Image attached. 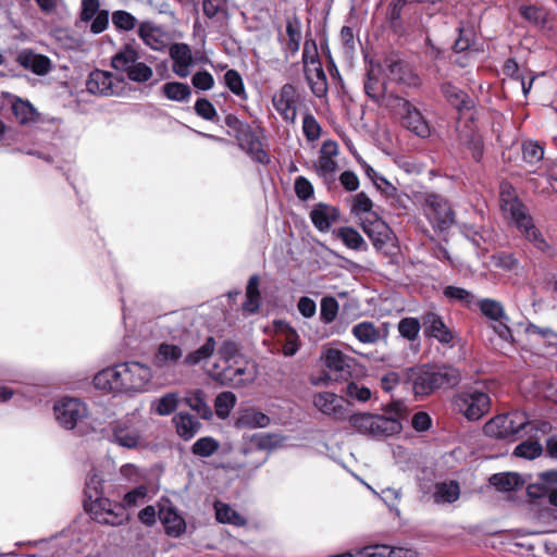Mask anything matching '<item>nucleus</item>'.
I'll return each mask as SVG.
<instances>
[{
    "mask_svg": "<svg viewBox=\"0 0 557 557\" xmlns=\"http://www.w3.org/2000/svg\"><path fill=\"white\" fill-rule=\"evenodd\" d=\"M152 380V370L147 364L131 361L117 363L99 371L94 377L97 389L113 394L144 393Z\"/></svg>",
    "mask_w": 557,
    "mask_h": 557,
    "instance_id": "nucleus-1",
    "label": "nucleus"
},
{
    "mask_svg": "<svg viewBox=\"0 0 557 557\" xmlns=\"http://www.w3.org/2000/svg\"><path fill=\"white\" fill-rule=\"evenodd\" d=\"M499 206L503 215L510 221L537 251L553 257L554 247L545 238L544 234L535 226L527 208L517 198L513 188L509 184H502L499 193Z\"/></svg>",
    "mask_w": 557,
    "mask_h": 557,
    "instance_id": "nucleus-2",
    "label": "nucleus"
},
{
    "mask_svg": "<svg viewBox=\"0 0 557 557\" xmlns=\"http://www.w3.org/2000/svg\"><path fill=\"white\" fill-rule=\"evenodd\" d=\"M207 371L216 381L234 386L247 385L255 379V373L247 371L246 364L240 361L237 346L232 342L222 344L216 352V361Z\"/></svg>",
    "mask_w": 557,
    "mask_h": 557,
    "instance_id": "nucleus-3",
    "label": "nucleus"
},
{
    "mask_svg": "<svg viewBox=\"0 0 557 557\" xmlns=\"http://www.w3.org/2000/svg\"><path fill=\"white\" fill-rule=\"evenodd\" d=\"M412 392L417 397H425L441 387H454L460 380V372L447 366L433 367L423 364L411 368L408 373Z\"/></svg>",
    "mask_w": 557,
    "mask_h": 557,
    "instance_id": "nucleus-4",
    "label": "nucleus"
},
{
    "mask_svg": "<svg viewBox=\"0 0 557 557\" xmlns=\"http://www.w3.org/2000/svg\"><path fill=\"white\" fill-rule=\"evenodd\" d=\"M548 426L546 422L531 421L525 412L515 410L492 418L485 423L483 430L490 437L513 441L520 432L524 434L533 430L546 432Z\"/></svg>",
    "mask_w": 557,
    "mask_h": 557,
    "instance_id": "nucleus-5",
    "label": "nucleus"
},
{
    "mask_svg": "<svg viewBox=\"0 0 557 557\" xmlns=\"http://www.w3.org/2000/svg\"><path fill=\"white\" fill-rule=\"evenodd\" d=\"M372 207L371 199L364 193L355 196L352 212L360 218L362 228L367 235L373 239L375 246H379L384 244V238L388 235V228L372 211Z\"/></svg>",
    "mask_w": 557,
    "mask_h": 557,
    "instance_id": "nucleus-6",
    "label": "nucleus"
},
{
    "mask_svg": "<svg viewBox=\"0 0 557 557\" xmlns=\"http://www.w3.org/2000/svg\"><path fill=\"white\" fill-rule=\"evenodd\" d=\"M386 100V108L399 114L408 129L420 137H426L430 134L429 125L421 112L408 100L396 95H391Z\"/></svg>",
    "mask_w": 557,
    "mask_h": 557,
    "instance_id": "nucleus-7",
    "label": "nucleus"
},
{
    "mask_svg": "<svg viewBox=\"0 0 557 557\" xmlns=\"http://www.w3.org/2000/svg\"><path fill=\"white\" fill-rule=\"evenodd\" d=\"M302 63L305 76L312 92L318 97L323 96L326 91V76L314 44L305 42Z\"/></svg>",
    "mask_w": 557,
    "mask_h": 557,
    "instance_id": "nucleus-8",
    "label": "nucleus"
},
{
    "mask_svg": "<svg viewBox=\"0 0 557 557\" xmlns=\"http://www.w3.org/2000/svg\"><path fill=\"white\" fill-rule=\"evenodd\" d=\"M85 508L89 511L94 520L102 524L121 525L127 521V515L123 506L103 496L90 502H85Z\"/></svg>",
    "mask_w": 557,
    "mask_h": 557,
    "instance_id": "nucleus-9",
    "label": "nucleus"
},
{
    "mask_svg": "<svg viewBox=\"0 0 557 557\" xmlns=\"http://www.w3.org/2000/svg\"><path fill=\"white\" fill-rule=\"evenodd\" d=\"M455 406L468 420L475 421L488 412L490 396L480 391H466L455 397Z\"/></svg>",
    "mask_w": 557,
    "mask_h": 557,
    "instance_id": "nucleus-10",
    "label": "nucleus"
},
{
    "mask_svg": "<svg viewBox=\"0 0 557 557\" xmlns=\"http://www.w3.org/2000/svg\"><path fill=\"white\" fill-rule=\"evenodd\" d=\"M86 88L94 95L120 96L125 88V81L111 72L95 70L87 78Z\"/></svg>",
    "mask_w": 557,
    "mask_h": 557,
    "instance_id": "nucleus-11",
    "label": "nucleus"
},
{
    "mask_svg": "<svg viewBox=\"0 0 557 557\" xmlns=\"http://www.w3.org/2000/svg\"><path fill=\"white\" fill-rule=\"evenodd\" d=\"M53 411L57 421L66 430L74 429L77 423L87 417V407L78 398L63 397L59 399Z\"/></svg>",
    "mask_w": 557,
    "mask_h": 557,
    "instance_id": "nucleus-12",
    "label": "nucleus"
},
{
    "mask_svg": "<svg viewBox=\"0 0 557 557\" xmlns=\"http://www.w3.org/2000/svg\"><path fill=\"white\" fill-rule=\"evenodd\" d=\"M300 102V95L292 84H285L272 97V103L276 112L286 122L294 124L297 119V109Z\"/></svg>",
    "mask_w": 557,
    "mask_h": 557,
    "instance_id": "nucleus-13",
    "label": "nucleus"
},
{
    "mask_svg": "<svg viewBox=\"0 0 557 557\" xmlns=\"http://www.w3.org/2000/svg\"><path fill=\"white\" fill-rule=\"evenodd\" d=\"M424 213L434 227L445 230L454 223V212L443 197L431 194L425 198Z\"/></svg>",
    "mask_w": 557,
    "mask_h": 557,
    "instance_id": "nucleus-14",
    "label": "nucleus"
},
{
    "mask_svg": "<svg viewBox=\"0 0 557 557\" xmlns=\"http://www.w3.org/2000/svg\"><path fill=\"white\" fill-rule=\"evenodd\" d=\"M312 404L320 412L330 416L335 420L342 421L347 417L344 398L334 393H315L312 397Z\"/></svg>",
    "mask_w": 557,
    "mask_h": 557,
    "instance_id": "nucleus-15",
    "label": "nucleus"
},
{
    "mask_svg": "<svg viewBox=\"0 0 557 557\" xmlns=\"http://www.w3.org/2000/svg\"><path fill=\"white\" fill-rule=\"evenodd\" d=\"M138 36L154 51H164L170 46L171 38L168 32L149 21L139 24Z\"/></svg>",
    "mask_w": 557,
    "mask_h": 557,
    "instance_id": "nucleus-16",
    "label": "nucleus"
},
{
    "mask_svg": "<svg viewBox=\"0 0 557 557\" xmlns=\"http://www.w3.org/2000/svg\"><path fill=\"white\" fill-rule=\"evenodd\" d=\"M339 153V148L336 141L325 140L323 141L319 158L314 162V169L317 173L322 177H331L335 174L338 169L336 158Z\"/></svg>",
    "mask_w": 557,
    "mask_h": 557,
    "instance_id": "nucleus-17",
    "label": "nucleus"
},
{
    "mask_svg": "<svg viewBox=\"0 0 557 557\" xmlns=\"http://www.w3.org/2000/svg\"><path fill=\"white\" fill-rule=\"evenodd\" d=\"M169 54L173 62L172 71L178 77L185 78L190 74L194 55L187 44L177 42L169 46Z\"/></svg>",
    "mask_w": 557,
    "mask_h": 557,
    "instance_id": "nucleus-18",
    "label": "nucleus"
},
{
    "mask_svg": "<svg viewBox=\"0 0 557 557\" xmlns=\"http://www.w3.org/2000/svg\"><path fill=\"white\" fill-rule=\"evenodd\" d=\"M351 334L361 344L375 345L387 338L388 329L385 323L377 326L373 322L362 321L352 326Z\"/></svg>",
    "mask_w": 557,
    "mask_h": 557,
    "instance_id": "nucleus-19",
    "label": "nucleus"
},
{
    "mask_svg": "<svg viewBox=\"0 0 557 557\" xmlns=\"http://www.w3.org/2000/svg\"><path fill=\"white\" fill-rule=\"evenodd\" d=\"M183 358L184 351L181 346L163 342L158 346L152 363L157 369L164 370L176 367Z\"/></svg>",
    "mask_w": 557,
    "mask_h": 557,
    "instance_id": "nucleus-20",
    "label": "nucleus"
},
{
    "mask_svg": "<svg viewBox=\"0 0 557 557\" xmlns=\"http://www.w3.org/2000/svg\"><path fill=\"white\" fill-rule=\"evenodd\" d=\"M381 72L380 65H371L364 82V91L371 99L386 107V98L393 94L387 92L386 84L381 79Z\"/></svg>",
    "mask_w": 557,
    "mask_h": 557,
    "instance_id": "nucleus-21",
    "label": "nucleus"
},
{
    "mask_svg": "<svg viewBox=\"0 0 557 557\" xmlns=\"http://www.w3.org/2000/svg\"><path fill=\"white\" fill-rule=\"evenodd\" d=\"M321 359L324 367L333 374L336 379H345L350 374V359L336 348H325L321 355Z\"/></svg>",
    "mask_w": 557,
    "mask_h": 557,
    "instance_id": "nucleus-22",
    "label": "nucleus"
},
{
    "mask_svg": "<svg viewBox=\"0 0 557 557\" xmlns=\"http://www.w3.org/2000/svg\"><path fill=\"white\" fill-rule=\"evenodd\" d=\"M236 137L242 149L246 150L256 161L269 162L268 153L262 149L261 143L248 125H240Z\"/></svg>",
    "mask_w": 557,
    "mask_h": 557,
    "instance_id": "nucleus-23",
    "label": "nucleus"
},
{
    "mask_svg": "<svg viewBox=\"0 0 557 557\" xmlns=\"http://www.w3.org/2000/svg\"><path fill=\"white\" fill-rule=\"evenodd\" d=\"M387 77L391 82L403 84L407 87H418L420 85L419 76L400 60L387 61Z\"/></svg>",
    "mask_w": 557,
    "mask_h": 557,
    "instance_id": "nucleus-24",
    "label": "nucleus"
},
{
    "mask_svg": "<svg viewBox=\"0 0 557 557\" xmlns=\"http://www.w3.org/2000/svg\"><path fill=\"white\" fill-rule=\"evenodd\" d=\"M159 519L170 536L178 537L186 530L184 518L172 506H162L159 509Z\"/></svg>",
    "mask_w": 557,
    "mask_h": 557,
    "instance_id": "nucleus-25",
    "label": "nucleus"
},
{
    "mask_svg": "<svg viewBox=\"0 0 557 557\" xmlns=\"http://www.w3.org/2000/svg\"><path fill=\"white\" fill-rule=\"evenodd\" d=\"M442 92L445 99L461 114L470 112L474 108V101L465 91L450 83L442 86Z\"/></svg>",
    "mask_w": 557,
    "mask_h": 557,
    "instance_id": "nucleus-26",
    "label": "nucleus"
},
{
    "mask_svg": "<svg viewBox=\"0 0 557 557\" xmlns=\"http://www.w3.org/2000/svg\"><path fill=\"white\" fill-rule=\"evenodd\" d=\"M338 216V210L325 203H318L310 212V219L320 232H327L331 225L337 222Z\"/></svg>",
    "mask_w": 557,
    "mask_h": 557,
    "instance_id": "nucleus-27",
    "label": "nucleus"
},
{
    "mask_svg": "<svg viewBox=\"0 0 557 557\" xmlns=\"http://www.w3.org/2000/svg\"><path fill=\"white\" fill-rule=\"evenodd\" d=\"M17 62L26 70L32 71L37 75H46L51 70V61L48 57L36 54L29 50H24L18 53Z\"/></svg>",
    "mask_w": 557,
    "mask_h": 557,
    "instance_id": "nucleus-28",
    "label": "nucleus"
},
{
    "mask_svg": "<svg viewBox=\"0 0 557 557\" xmlns=\"http://www.w3.org/2000/svg\"><path fill=\"white\" fill-rule=\"evenodd\" d=\"M114 441L126 448H134L139 443V432L129 420L117 421L113 426Z\"/></svg>",
    "mask_w": 557,
    "mask_h": 557,
    "instance_id": "nucleus-29",
    "label": "nucleus"
},
{
    "mask_svg": "<svg viewBox=\"0 0 557 557\" xmlns=\"http://www.w3.org/2000/svg\"><path fill=\"white\" fill-rule=\"evenodd\" d=\"M458 138L461 145L466 146L472 153L475 161H480L483 154V144L481 136L476 133L472 124L465 123V126H458Z\"/></svg>",
    "mask_w": 557,
    "mask_h": 557,
    "instance_id": "nucleus-30",
    "label": "nucleus"
},
{
    "mask_svg": "<svg viewBox=\"0 0 557 557\" xmlns=\"http://www.w3.org/2000/svg\"><path fill=\"white\" fill-rule=\"evenodd\" d=\"M140 59L138 49L127 44L123 46L111 59V66L117 71L127 74L133 65Z\"/></svg>",
    "mask_w": 557,
    "mask_h": 557,
    "instance_id": "nucleus-31",
    "label": "nucleus"
},
{
    "mask_svg": "<svg viewBox=\"0 0 557 557\" xmlns=\"http://www.w3.org/2000/svg\"><path fill=\"white\" fill-rule=\"evenodd\" d=\"M176 432L185 441L191 440L201 429V423L187 412H178L173 418Z\"/></svg>",
    "mask_w": 557,
    "mask_h": 557,
    "instance_id": "nucleus-32",
    "label": "nucleus"
},
{
    "mask_svg": "<svg viewBox=\"0 0 557 557\" xmlns=\"http://www.w3.org/2000/svg\"><path fill=\"white\" fill-rule=\"evenodd\" d=\"M269 424L270 418L253 408L243 410L235 420V426L238 429L267 428Z\"/></svg>",
    "mask_w": 557,
    "mask_h": 557,
    "instance_id": "nucleus-33",
    "label": "nucleus"
},
{
    "mask_svg": "<svg viewBox=\"0 0 557 557\" xmlns=\"http://www.w3.org/2000/svg\"><path fill=\"white\" fill-rule=\"evenodd\" d=\"M423 325L425 331L442 343H449L453 338L441 317L436 313L429 312L423 317Z\"/></svg>",
    "mask_w": 557,
    "mask_h": 557,
    "instance_id": "nucleus-34",
    "label": "nucleus"
},
{
    "mask_svg": "<svg viewBox=\"0 0 557 557\" xmlns=\"http://www.w3.org/2000/svg\"><path fill=\"white\" fill-rule=\"evenodd\" d=\"M557 483V471H545L539 474V481L529 484L527 493L530 498L536 499L548 496L550 485Z\"/></svg>",
    "mask_w": 557,
    "mask_h": 557,
    "instance_id": "nucleus-35",
    "label": "nucleus"
},
{
    "mask_svg": "<svg viewBox=\"0 0 557 557\" xmlns=\"http://www.w3.org/2000/svg\"><path fill=\"white\" fill-rule=\"evenodd\" d=\"M213 507L215 518L220 523L232 524L234 527H244L247 523V519L228 504L215 502Z\"/></svg>",
    "mask_w": 557,
    "mask_h": 557,
    "instance_id": "nucleus-36",
    "label": "nucleus"
},
{
    "mask_svg": "<svg viewBox=\"0 0 557 557\" xmlns=\"http://www.w3.org/2000/svg\"><path fill=\"white\" fill-rule=\"evenodd\" d=\"M301 23L299 18L292 17L286 23V37L283 38V46L286 51L295 54L300 47Z\"/></svg>",
    "mask_w": 557,
    "mask_h": 557,
    "instance_id": "nucleus-37",
    "label": "nucleus"
},
{
    "mask_svg": "<svg viewBox=\"0 0 557 557\" xmlns=\"http://www.w3.org/2000/svg\"><path fill=\"white\" fill-rule=\"evenodd\" d=\"M348 421L357 432L375 437L376 414L369 412L355 413L349 416Z\"/></svg>",
    "mask_w": 557,
    "mask_h": 557,
    "instance_id": "nucleus-38",
    "label": "nucleus"
},
{
    "mask_svg": "<svg viewBox=\"0 0 557 557\" xmlns=\"http://www.w3.org/2000/svg\"><path fill=\"white\" fill-rule=\"evenodd\" d=\"M12 111L20 124L29 125L38 121L39 114L33 104L23 99H16L12 103Z\"/></svg>",
    "mask_w": 557,
    "mask_h": 557,
    "instance_id": "nucleus-39",
    "label": "nucleus"
},
{
    "mask_svg": "<svg viewBox=\"0 0 557 557\" xmlns=\"http://www.w3.org/2000/svg\"><path fill=\"white\" fill-rule=\"evenodd\" d=\"M215 350V341L213 337H207L206 342L197 349L188 352L183 362L187 366H198L213 356Z\"/></svg>",
    "mask_w": 557,
    "mask_h": 557,
    "instance_id": "nucleus-40",
    "label": "nucleus"
},
{
    "mask_svg": "<svg viewBox=\"0 0 557 557\" xmlns=\"http://www.w3.org/2000/svg\"><path fill=\"white\" fill-rule=\"evenodd\" d=\"M490 483L500 492H509L522 486L524 481L516 472H505L493 474L490 478Z\"/></svg>",
    "mask_w": 557,
    "mask_h": 557,
    "instance_id": "nucleus-41",
    "label": "nucleus"
},
{
    "mask_svg": "<svg viewBox=\"0 0 557 557\" xmlns=\"http://www.w3.org/2000/svg\"><path fill=\"white\" fill-rule=\"evenodd\" d=\"M375 437L393 436L400 433L403 425L398 418L376 414Z\"/></svg>",
    "mask_w": 557,
    "mask_h": 557,
    "instance_id": "nucleus-42",
    "label": "nucleus"
},
{
    "mask_svg": "<svg viewBox=\"0 0 557 557\" xmlns=\"http://www.w3.org/2000/svg\"><path fill=\"white\" fill-rule=\"evenodd\" d=\"M261 295L259 292V277L253 275L249 278L246 289V300L243 310L248 313H256L260 307Z\"/></svg>",
    "mask_w": 557,
    "mask_h": 557,
    "instance_id": "nucleus-43",
    "label": "nucleus"
},
{
    "mask_svg": "<svg viewBox=\"0 0 557 557\" xmlns=\"http://www.w3.org/2000/svg\"><path fill=\"white\" fill-rule=\"evenodd\" d=\"M185 403L190 409L196 411L201 419L209 420L212 418V410L205 400L203 393L201 391L198 389L188 393L185 397Z\"/></svg>",
    "mask_w": 557,
    "mask_h": 557,
    "instance_id": "nucleus-44",
    "label": "nucleus"
},
{
    "mask_svg": "<svg viewBox=\"0 0 557 557\" xmlns=\"http://www.w3.org/2000/svg\"><path fill=\"white\" fill-rule=\"evenodd\" d=\"M180 403V395L174 392L166 393L152 403V409L158 416H170Z\"/></svg>",
    "mask_w": 557,
    "mask_h": 557,
    "instance_id": "nucleus-45",
    "label": "nucleus"
},
{
    "mask_svg": "<svg viewBox=\"0 0 557 557\" xmlns=\"http://www.w3.org/2000/svg\"><path fill=\"white\" fill-rule=\"evenodd\" d=\"M278 333L283 336L284 345H283V354L286 357L294 356L299 349V335L298 333L290 327L288 324L281 323L278 325Z\"/></svg>",
    "mask_w": 557,
    "mask_h": 557,
    "instance_id": "nucleus-46",
    "label": "nucleus"
},
{
    "mask_svg": "<svg viewBox=\"0 0 557 557\" xmlns=\"http://www.w3.org/2000/svg\"><path fill=\"white\" fill-rule=\"evenodd\" d=\"M460 487L455 481L438 483L435 488L434 498L436 503H454L459 498Z\"/></svg>",
    "mask_w": 557,
    "mask_h": 557,
    "instance_id": "nucleus-47",
    "label": "nucleus"
},
{
    "mask_svg": "<svg viewBox=\"0 0 557 557\" xmlns=\"http://www.w3.org/2000/svg\"><path fill=\"white\" fill-rule=\"evenodd\" d=\"M220 448V443L211 436L198 438L191 446V453L201 458L213 456Z\"/></svg>",
    "mask_w": 557,
    "mask_h": 557,
    "instance_id": "nucleus-48",
    "label": "nucleus"
},
{
    "mask_svg": "<svg viewBox=\"0 0 557 557\" xmlns=\"http://www.w3.org/2000/svg\"><path fill=\"white\" fill-rule=\"evenodd\" d=\"M162 90L168 99L178 102L188 100L191 95L189 86L180 82L166 83L163 85Z\"/></svg>",
    "mask_w": 557,
    "mask_h": 557,
    "instance_id": "nucleus-49",
    "label": "nucleus"
},
{
    "mask_svg": "<svg viewBox=\"0 0 557 557\" xmlns=\"http://www.w3.org/2000/svg\"><path fill=\"white\" fill-rule=\"evenodd\" d=\"M225 86L239 99L247 100L248 95L240 74L235 70H228L224 74Z\"/></svg>",
    "mask_w": 557,
    "mask_h": 557,
    "instance_id": "nucleus-50",
    "label": "nucleus"
},
{
    "mask_svg": "<svg viewBox=\"0 0 557 557\" xmlns=\"http://www.w3.org/2000/svg\"><path fill=\"white\" fill-rule=\"evenodd\" d=\"M236 404V396L232 392L220 393L214 400L215 414L226 419Z\"/></svg>",
    "mask_w": 557,
    "mask_h": 557,
    "instance_id": "nucleus-51",
    "label": "nucleus"
},
{
    "mask_svg": "<svg viewBox=\"0 0 557 557\" xmlns=\"http://www.w3.org/2000/svg\"><path fill=\"white\" fill-rule=\"evenodd\" d=\"M85 495L87 497L86 502L103 496V479L95 470H92L87 476Z\"/></svg>",
    "mask_w": 557,
    "mask_h": 557,
    "instance_id": "nucleus-52",
    "label": "nucleus"
},
{
    "mask_svg": "<svg viewBox=\"0 0 557 557\" xmlns=\"http://www.w3.org/2000/svg\"><path fill=\"white\" fill-rule=\"evenodd\" d=\"M543 453V447L537 441H525L516 446L513 456L533 460L540 457Z\"/></svg>",
    "mask_w": 557,
    "mask_h": 557,
    "instance_id": "nucleus-53",
    "label": "nucleus"
},
{
    "mask_svg": "<svg viewBox=\"0 0 557 557\" xmlns=\"http://www.w3.org/2000/svg\"><path fill=\"white\" fill-rule=\"evenodd\" d=\"M520 14L530 23L544 27L548 20V13L533 5H523L520 8Z\"/></svg>",
    "mask_w": 557,
    "mask_h": 557,
    "instance_id": "nucleus-54",
    "label": "nucleus"
},
{
    "mask_svg": "<svg viewBox=\"0 0 557 557\" xmlns=\"http://www.w3.org/2000/svg\"><path fill=\"white\" fill-rule=\"evenodd\" d=\"M481 312L492 321L505 319V310L500 302L494 299H483L479 302Z\"/></svg>",
    "mask_w": 557,
    "mask_h": 557,
    "instance_id": "nucleus-55",
    "label": "nucleus"
},
{
    "mask_svg": "<svg viewBox=\"0 0 557 557\" xmlns=\"http://www.w3.org/2000/svg\"><path fill=\"white\" fill-rule=\"evenodd\" d=\"M302 133L309 143H314L321 137L322 127L312 114L304 116Z\"/></svg>",
    "mask_w": 557,
    "mask_h": 557,
    "instance_id": "nucleus-56",
    "label": "nucleus"
},
{
    "mask_svg": "<svg viewBox=\"0 0 557 557\" xmlns=\"http://www.w3.org/2000/svg\"><path fill=\"white\" fill-rule=\"evenodd\" d=\"M112 23L116 29L129 32L135 28L137 20L129 12L117 10L112 13Z\"/></svg>",
    "mask_w": 557,
    "mask_h": 557,
    "instance_id": "nucleus-57",
    "label": "nucleus"
},
{
    "mask_svg": "<svg viewBox=\"0 0 557 557\" xmlns=\"http://www.w3.org/2000/svg\"><path fill=\"white\" fill-rule=\"evenodd\" d=\"M147 494L148 488L143 484L129 491L124 495L123 500L121 503L123 509L125 510L128 507H137L141 505L145 502Z\"/></svg>",
    "mask_w": 557,
    "mask_h": 557,
    "instance_id": "nucleus-58",
    "label": "nucleus"
},
{
    "mask_svg": "<svg viewBox=\"0 0 557 557\" xmlns=\"http://www.w3.org/2000/svg\"><path fill=\"white\" fill-rule=\"evenodd\" d=\"M338 302L334 297H324L321 300L320 318L322 322L332 323L338 313Z\"/></svg>",
    "mask_w": 557,
    "mask_h": 557,
    "instance_id": "nucleus-59",
    "label": "nucleus"
},
{
    "mask_svg": "<svg viewBox=\"0 0 557 557\" xmlns=\"http://www.w3.org/2000/svg\"><path fill=\"white\" fill-rule=\"evenodd\" d=\"M345 395L350 400L364 403L371 398L372 392L369 387L364 385H359L356 382H350L347 384L345 388Z\"/></svg>",
    "mask_w": 557,
    "mask_h": 557,
    "instance_id": "nucleus-60",
    "label": "nucleus"
},
{
    "mask_svg": "<svg viewBox=\"0 0 557 557\" xmlns=\"http://www.w3.org/2000/svg\"><path fill=\"white\" fill-rule=\"evenodd\" d=\"M126 75L132 82L145 83L152 77L153 71L149 65L138 60Z\"/></svg>",
    "mask_w": 557,
    "mask_h": 557,
    "instance_id": "nucleus-61",
    "label": "nucleus"
},
{
    "mask_svg": "<svg viewBox=\"0 0 557 557\" xmlns=\"http://www.w3.org/2000/svg\"><path fill=\"white\" fill-rule=\"evenodd\" d=\"M400 335L409 341H414L420 332V322L416 318H404L398 324Z\"/></svg>",
    "mask_w": 557,
    "mask_h": 557,
    "instance_id": "nucleus-62",
    "label": "nucleus"
},
{
    "mask_svg": "<svg viewBox=\"0 0 557 557\" xmlns=\"http://www.w3.org/2000/svg\"><path fill=\"white\" fill-rule=\"evenodd\" d=\"M444 295L451 301H458L461 305L469 307L472 304L473 296L465 288L456 286H447L444 289Z\"/></svg>",
    "mask_w": 557,
    "mask_h": 557,
    "instance_id": "nucleus-63",
    "label": "nucleus"
},
{
    "mask_svg": "<svg viewBox=\"0 0 557 557\" xmlns=\"http://www.w3.org/2000/svg\"><path fill=\"white\" fill-rule=\"evenodd\" d=\"M338 236L351 249H359L364 244L362 236L352 227L339 228Z\"/></svg>",
    "mask_w": 557,
    "mask_h": 557,
    "instance_id": "nucleus-64",
    "label": "nucleus"
}]
</instances>
